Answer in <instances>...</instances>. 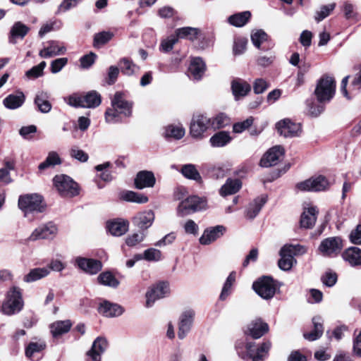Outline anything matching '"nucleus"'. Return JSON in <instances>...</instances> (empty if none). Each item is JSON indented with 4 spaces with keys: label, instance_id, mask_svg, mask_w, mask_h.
Segmentation results:
<instances>
[{
    "label": "nucleus",
    "instance_id": "nucleus-20",
    "mask_svg": "<svg viewBox=\"0 0 361 361\" xmlns=\"http://www.w3.org/2000/svg\"><path fill=\"white\" fill-rule=\"evenodd\" d=\"M226 228L224 226H216L204 230L200 238V243L202 245H209L224 235Z\"/></svg>",
    "mask_w": 361,
    "mask_h": 361
},
{
    "label": "nucleus",
    "instance_id": "nucleus-23",
    "mask_svg": "<svg viewBox=\"0 0 361 361\" xmlns=\"http://www.w3.org/2000/svg\"><path fill=\"white\" fill-rule=\"evenodd\" d=\"M154 220V214L152 210L137 213L133 219V224L142 230L149 228Z\"/></svg>",
    "mask_w": 361,
    "mask_h": 361
},
{
    "label": "nucleus",
    "instance_id": "nucleus-57",
    "mask_svg": "<svg viewBox=\"0 0 361 361\" xmlns=\"http://www.w3.org/2000/svg\"><path fill=\"white\" fill-rule=\"evenodd\" d=\"M229 123L228 117L224 114H219L211 119L212 128L219 129L225 127Z\"/></svg>",
    "mask_w": 361,
    "mask_h": 361
},
{
    "label": "nucleus",
    "instance_id": "nucleus-29",
    "mask_svg": "<svg viewBox=\"0 0 361 361\" xmlns=\"http://www.w3.org/2000/svg\"><path fill=\"white\" fill-rule=\"evenodd\" d=\"M343 257L352 267L361 265V249L357 247H350L343 253Z\"/></svg>",
    "mask_w": 361,
    "mask_h": 361
},
{
    "label": "nucleus",
    "instance_id": "nucleus-59",
    "mask_svg": "<svg viewBox=\"0 0 361 361\" xmlns=\"http://www.w3.org/2000/svg\"><path fill=\"white\" fill-rule=\"evenodd\" d=\"M84 95L82 96L78 94H73L68 97L65 98L66 102L73 107H81L84 108Z\"/></svg>",
    "mask_w": 361,
    "mask_h": 361
},
{
    "label": "nucleus",
    "instance_id": "nucleus-63",
    "mask_svg": "<svg viewBox=\"0 0 361 361\" xmlns=\"http://www.w3.org/2000/svg\"><path fill=\"white\" fill-rule=\"evenodd\" d=\"M322 281L325 286L332 287L337 281V274L331 271H328L322 276Z\"/></svg>",
    "mask_w": 361,
    "mask_h": 361
},
{
    "label": "nucleus",
    "instance_id": "nucleus-4",
    "mask_svg": "<svg viewBox=\"0 0 361 361\" xmlns=\"http://www.w3.org/2000/svg\"><path fill=\"white\" fill-rule=\"evenodd\" d=\"M336 82L332 77L324 75L317 82L314 94L320 103L329 102L334 96Z\"/></svg>",
    "mask_w": 361,
    "mask_h": 361
},
{
    "label": "nucleus",
    "instance_id": "nucleus-16",
    "mask_svg": "<svg viewBox=\"0 0 361 361\" xmlns=\"http://www.w3.org/2000/svg\"><path fill=\"white\" fill-rule=\"evenodd\" d=\"M194 317L195 312L192 310H186L180 314L178 320V336L180 339L185 338L190 331Z\"/></svg>",
    "mask_w": 361,
    "mask_h": 361
},
{
    "label": "nucleus",
    "instance_id": "nucleus-28",
    "mask_svg": "<svg viewBox=\"0 0 361 361\" xmlns=\"http://www.w3.org/2000/svg\"><path fill=\"white\" fill-rule=\"evenodd\" d=\"M267 201L266 196H260L255 199L253 202L249 204L245 210L246 217L250 219L255 218Z\"/></svg>",
    "mask_w": 361,
    "mask_h": 361
},
{
    "label": "nucleus",
    "instance_id": "nucleus-6",
    "mask_svg": "<svg viewBox=\"0 0 361 361\" xmlns=\"http://www.w3.org/2000/svg\"><path fill=\"white\" fill-rule=\"evenodd\" d=\"M212 128L211 118L203 114L193 116L190 126V134L196 140L207 136V131Z\"/></svg>",
    "mask_w": 361,
    "mask_h": 361
},
{
    "label": "nucleus",
    "instance_id": "nucleus-50",
    "mask_svg": "<svg viewBox=\"0 0 361 361\" xmlns=\"http://www.w3.org/2000/svg\"><path fill=\"white\" fill-rule=\"evenodd\" d=\"M307 247L300 244H287L283 246V252H288L294 257L295 255H302L307 252Z\"/></svg>",
    "mask_w": 361,
    "mask_h": 361
},
{
    "label": "nucleus",
    "instance_id": "nucleus-43",
    "mask_svg": "<svg viewBox=\"0 0 361 361\" xmlns=\"http://www.w3.org/2000/svg\"><path fill=\"white\" fill-rule=\"evenodd\" d=\"M251 16L250 11H243L231 16L228 18V23L235 27H242L246 24Z\"/></svg>",
    "mask_w": 361,
    "mask_h": 361
},
{
    "label": "nucleus",
    "instance_id": "nucleus-38",
    "mask_svg": "<svg viewBox=\"0 0 361 361\" xmlns=\"http://www.w3.org/2000/svg\"><path fill=\"white\" fill-rule=\"evenodd\" d=\"M107 228L111 235L121 236L128 231V223L125 221H114L109 222Z\"/></svg>",
    "mask_w": 361,
    "mask_h": 361
},
{
    "label": "nucleus",
    "instance_id": "nucleus-12",
    "mask_svg": "<svg viewBox=\"0 0 361 361\" xmlns=\"http://www.w3.org/2000/svg\"><path fill=\"white\" fill-rule=\"evenodd\" d=\"M276 126L279 134L286 137H298L302 133L300 123H294L288 118L279 121Z\"/></svg>",
    "mask_w": 361,
    "mask_h": 361
},
{
    "label": "nucleus",
    "instance_id": "nucleus-60",
    "mask_svg": "<svg viewBox=\"0 0 361 361\" xmlns=\"http://www.w3.org/2000/svg\"><path fill=\"white\" fill-rule=\"evenodd\" d=\"M335 4H331L329 5L323 6L320 8V10L317 11L315 15V20L317 22L322 21L326 18L330 13L334 9Z\"/></svg>",
    "mask_w": 361,
    "mask_h": 361
},
{
    "label": "nucleus",
    "instance_id": "nucleus-45",
    "mask_svg": "<svg viewBox=\"0 0 361 361\" xmlns=\"http://www.w3.org/2000/svg\"><path fill=\"white\" fill-rule=\"evenodd\" d=\"M84 108H95L102 102L100 94L96 91H90L84 95Z\"/></svg>",
    "mask_w": 361,
    "mask_h": 361
},
{
    "label": "nucleus",
    "instance_id": "nucleus-21",
    "mask_svg": "<svg viewBox=\"0 0 361 361\" xmlns=\"http://www.w3.org/2000/svg\"><path fill=\"white\" fill-rule=\"evenodd\" d=\"M319 211L314 206L305 207L300 217V226L304 228H312L317 221Z\"/></svg>",
    "mask_w": 361,
    "mask_h": 361
},
{
    "label": "nucleus",
    "instance_id": "nucleus-44",
    "mask_svg": "<svg viewBox=\"0 0 361 361\" xmlns=\"http://www.w3.org/2000/svg\"><path fill=\"white\" fill-rule=\"evenodd\" d=\"M279 255L281 258L278 262L279 267L283 271H289L295 261L293 257L288 252H283V247L280 250Z\"/></svg>",
    "mask_w": 361,
    "mask_h": 361
},
{
    "label": "nucleus",
    "instance_id": "nucleus-49",
    "mask_svg": "<svg viewBox=\"0 0 361 361\" xmlns=\"http://www.w3.org/2000/svg\"><path fill=\"white\" fill-rule=\"evenodd\" d=\"M197 34L198 30L190 27L178 28L176 30V35L178 39L185 38L190 40H194L196 39Z\"/></svg>",
    "mask_w": 361,
    "mask_h": 361
},
{
    "label": "nucleus",
    "instance_id": "nucleus-53",
    "mask_svg": "<svg viewBox=\"0 0 361 361\" xmlns=\"http://www.w3.org/2000/svg\"><path fill=\"white\" fill-rule=\"evenodd\" d=\"M144 259L148 262H159L162 259V253L158 249L148 248L144 251Z\"/></svg>",
    "mask_w": 361,
    "mask_h": 361
},
{
    "label": "nucleus",
    "instance_id": "nucleus-18",
    "mask_svg": "<svg viewBox=\"0 0 361 361\" xmlns=\"http://www.w3.org/2000/svg\"><path fill=\"white\" fill-rule=\"evenodd\" d=\"M108 347V342L103 337L97 338L92 343L91 349L87 351V355L90 361H101L102 355L106 351Z\"/></svg>",
    "mask_w": 361,
    "mask_h": 361
},
{
    "label": "nucleus",
    "instance_id": "nucleus-39",
    "mask_svg": "<svg viewBox=\"0 0 361 361\" xmlns=\"http://www.w3.org/2000/svg\"><path fill=\"white\" fill-rule=\"evenodd\" d=\"M314 324V329L310 332L304 334L305 339L313 341L320 338L323 333V326L322 319L319 317H314L312 319Z\"/></svg>",
    "mask_w": 361,
    "mask_h": 361
},
{
    "label": "nucleus",
    "instance_id": "nucleus-22",
    "mask_svg": "<svg viewBox=\"0 0 361 361\" xmlns=\"http://www.w3.org/2000/svg\"><path fill=\"white\" fill-rule=\"evenodd\" d=\"M268 330L269 326L267 323L263 322L260 319H256L247 325L245 334L257 339L262 337Z\"/></svg>",
    "mask_w": 361,
    "mask_h": 361
},
{
    "label": "nucleus",
    "instance_id": "nucleus-62",
    "mask_svg": "<svg viewBox=\"0 0 361 361\" xmlns=\"http://www.w3.org/2000/svg\"><path fill=\"white\" fill-rule=\"evenodd\" d=\"M145 238V234L142 232L135 233L129 235L126 239V243L128 246L133 247L142 242Z\"/></svg>",
    "mask_w": 361,
    "mask_h": 361
},
{
    "label": "nucleus",
    "instance_id": "nucleus-25",
    "mask_svg": "<svg viewBox=\"0 0 361 361\" xmlns=\"http://www.w3.org/2000/svg\"><path fill=\"white\" fill-rule=\"evenodd\" d=\"M30 28L20 21L16 22L11 27L9 36L8 42L12 44H16V39H23L25 35L28 33Z\"/></svg>",
    "mask_w": 361,
    "mask_h": 361
},
{
    "label": "nucleus",
    "instance_id": "nucleus-35",
    "mask_svg": "<svg viewBox=\"0 0 361 361\" xmlns=\"http://www.w3.org/2000/svg\"><path fill=\"white\" fill-rule=\"evenodd\" d=\"M230 133L227 131H220L211 137L209 142L214 147H222L231 141Z\"/></svg>",
    "mask_w": 361,
    "mask_h": 361
},
{
    "label": "nucleus",
    "instance_id": "nucleus-41",
    "mask_svg": "<svg viewBox=\"0 0 361 361\" xmlns=\"http://www.w3.org/2000/svg\"><path fill=\"white\" fill-rule=\"evenodd\" d=\"M118 66L122 73L128 76L133 75L137 73L140 71L138 66L126 58L121 59L118 63Z\"/></svg>",
    "mask_w": 361,
    "mask_h": 361
},
{
    "label": "nucleus",
    "instance_id": "nucleus-51",
    "mask_svg": "<svg viewBox=\"0 0 361 361\" xmlns=\"http://www.w3.org/2000/svg\"><path fill=\"white\" fill-rule=\"evenodd\" d=\"M46 62L42 61L38 65L32 67L25 72V77L27 79H36L43 75V71L46 67Z\"/></svg>",
    "mask_w": 361,
    "mask_h": 361
},
{
    "label": "nucleus",
    "instance_id": "nucleus-5",
    "mask_svg": "<svg viewBox=\"0 0 361 361\" xmlns=\"http://www.w3.org/2000/svg\"><path fill=\"white\" fill-rule=\"evenodd\" d=\"M53 181L54 187L63 197H72L79 194L78 184L66 175H56L54 178Z\"/></svg>",
    "mask_w": 361,
    "mask_h": 361
},
{
    "label": "nucleus",
    "instance_id": "nucleus-58",
    "mask_svg": "<svg viewBox=\"0 0 361 361\" xmlns=\"http://www.w3.org/2000/svg\"><path fill=\"white\" fill-rule=\"evenodd\" d=\"M267 39V33L262 30H257L251 34V40L253 44L259 48L261 44Z\"/></svg>",
    "mask_w": 361,
    "mask_h": 361
},
{
    "label": "nucleus",
    "instance_id": "nucleus-54",
    "mask_svg": "<svg viewBox=\"0 0 361 361\" xmlns=\"http://www.w3.org/2000/svg\"><path fill=\"white\" fill-rule=\"evenodd\" d=\"M44 342H31L25 350V355L27 357L32 359L35 353L41 352L45 348Z\"/></svg>",
    "mask_w": 361,
    "mask_h": 361
},
{
    "label": "nucleus",
    "instance_id": "nucleus-19",
    "mask_svg": "<svg viewBox=\"0 0 361 361\" xmlns=\"http://www.w3.org/2000/svg\"><path fill=\"white\" fill-rule=\"evenodd\" d=\"M156 178L154 173L149 171H141L135 178V187L138 190L146 188H152L155 185Z\"/></svg>",
    "mask_w": 361,
    "mask_h": 361
},
{
    "label": "nucleus",
    "instance_id": "nucleus-40",
    "mask_svg": "<svg viewBox=\"0 0 361 361\" xmlns=\"http://www.w3.org/2000/svg\"><path fill=\"white\" fill-rule=\"evenodd\" d=\"M61 164V159L60 158L59 154L55 151H51L48 153L45 160L39 164L38 169L39 171H44L48 168H52Z\"/></svg>",
    "mask_w": 361,
    "mask_h": 361
},
{
    "label": "nucleus",
    "instance_id": "nucleus-26",
    "mask_svg": "<svg viewBox=\"0 0 361 361\" xmlns=\"http://www.w3.org/2000/svg\"><path fill=\"white\" fill-rule=\"evenodd\" d=\"M98 311L100 314L106 317H118L123 314V307L117 304L104 301L99 305Z\"/></svg>",
    "mask_w": 361,
    "mask_h": 361
},
{
    "label": "nucleus",
    "instance_id": "nucleus-2",
    "mask_svg": "<svg viewBox=\"0 0 361 361\" xmlns=\"http://www.w3.org/2000/svg\"><path fill=\"white\" fill-rule=\"evenodd\" d=\"M18 207L24 213V216L30 221L33 220L35 214L43 212L45 204L41 195L37 194H27L20 196Z\"/></svg>",
    "mask_w": 361,
    "mask_h": 361
},
{
    "label": "nucleus",
    "instance_id": "nucleus-32",
    "mask_svg": "<svg viewBox=\"0 0 361 361\" xmlns=\"http://www.w3.org/2000/svg\"><path fill=\"white\" fill-rule=\"evenodd\" d=\"M49 99V94L47 92L40 91L36 94L35 104L40 112L46 114L51 111V104Z\"/></svg>",
    "mask_w": 361,
    "mask_h": 361
},
{
    "label": "nucleus",
    "instance_id": "nucleus-3",
    "mask_svg": "<svg viewBox=\"0 0 361 361\" xmlns=\"http://www.w3.org/2000/svg\"><path fill=\"white\" fill-rule=\"evenodd\" d=\"M21 290L16 286L12 287L6 294V298L1 305V311L6 315L19 312L23 307Z\"/></svg>",
    "mask_w": 361,
    "mask_h": 361
},
{
    "label": "nucleus",
    "instance_id": "nucleus-14",
    "mask_svg": "<svg viewBox=\"0 0 361 361\" xmlns=\"http://www.w3.org/2000/svg\"><path fill=\"white\" fill-rule=\"evenodd\" d=\"M169 293V288L167 283L161 282L152 287L146 293V306L152 307L157 300L164 298Z\"/></svg>",
    "mask_w": 361,
    "mask_h": 361
},
{
    "label": "nucleus",
    "instance_id": "nucleus-61",
    "mask_svg": "<svg viewBox=\"0 0 361 361\" xmlns=\"http://www.w3.org/2000/svg\"><path fill=\"white\" fill-rule=\"evenodd\" d=\"M253 121V118L250 116L243 121L234 123L233 126V131L235 133H240L243 132L252 125Z\"/></svg>",
    "mask_w": 361,
    "mask_h": 361
},
{
    "label": "nucleus",
    "instance_id": "nucleus-31",
    "mask_svg": "<svg viewBox=\"0 0 361 361\" xmlns=\"http://www.w3.org/2000/svg\"><path fill=\"white\" fill-rule=\"evenodd\" d=\"M25 95L22 92L8 95L4 100L3 104L8 109L20 108L25 102Z\"/></svg>",
    "mask_w": 361,
    "mask_h": 361
},
{
    "label": "nucleus",
    "instance_id": "nucleus-10",
    "mask_svg": "<svg viewBox=\"0 0 361 361\" xmlns=\"http://www.w3.org/2000/svg\"><path fill=\"white\" fill-rule=\"evenodd\" d=\"M343 248V241L339 237H330L323 240L318 250L323 256L337 255Z\"/></svg>",
    "mask_w": 361,
    "mask_h": 361
},
{
    "label": "nucleus",
    "instance_id": "nucleus-8",
    "mask_svg": "<svg viewBox=\"0 0 361 361\" xmlns=\"http://www.w3.org/2000/svg\"><path fill=\"white\" fill-rule=\"evenodd\" d=\"M252 288L257 295L265 300L273 298L276 293L274 281L269 276H264L254 282Z\"/></svg>",
    "mask_w": 361,
    "mask_h": 361
},
{
    "label": "nucleus",
    "instance_id": "nucleus-64",
    "mask_svg": "<svg viewBox=\"0 0 361 361\" xmlns=\"http://www.w3.org/2000/svg\"><path fill=\"white\" fill-rule=\"evenodd\" d=\"M350 241L355 245H361V224L357 225L349 235Z\"/></svg>",
    "mask_w": 361,
    "mask_h": 361
},
{
    "label": "nucleus",
    "instance_id": "nucleus-46",
    "mask_svg": "<svg viewBox=\"0 0 361 361\" xmlns=\"http://www.w3.org/2000/svg\"><path fill=\"white\" fill-rule=\"evenodd\" d=\"M185 135V129L181 126L170 125L165 128L164 136L176 140L182 138Z\"/></svg>",
    "mask_w": 361,
    "mask_h": 361
},
{
    "label": "nucleus",
    "instance_id": "nucleus-15",
    "mask_svg": "<svg viewBox=\"0 0 361 361\" xmlns=\"http://www.w3.org/2000/svg\"><path fill=\"white\" fill-rule=\"evenodd\" d=\"M284 149L281 146H275L269 149L260 160L262 167H270L276 165L283 158Z\"/></svg>",
    "mask_w": 361,
    "mask_h": 361
},
{
    "label": "nucleus",
    "instance_id": "nucleus-56",
    "mask_svg": "<svg viewBox=\"0 0 361 361\" xmlns=\"http://www.w3.org/2000/svg\"><path fill=\"white\" fill-rule=\"evenodd\" d=\"M114 36V33L110 31H104L99 32L94 35V43L95 46L104 45L110 41Z\"/></svg>",
    "mask_w": 361,
    "mask_h": 361
},
{
    "label": "nucleus",
    "instance_id": "nucleus-24",
    "mask_svg": "<svg viewBox=\"0 0 361 361\" xmlns=\"http://www.w3.org/2000/svg\"><path fill=\"white\" fill-rule=\"evenodd\" d=\"M66 51L64 46L59 45L56 41H50L48 42V46L41 49L39 55L41 58L48 59L60 54H63Z\"/></svg>",
    "mask_w": 361,
    "mask_h": 361
},
{
    "label": "nucleus",
    "instance_id": "nucleus-47",
    "mask_svg": "<svg viewBox=\"0 0 361 361\" xmlns=\"http://www.w3.org/2000/svg\"><path fill=\"white\" fill-rule=\"evenodd\" d=\"M182 174L188 179H192L194 180H200L201 176L196 167L193 164H185L183 165L181 168Z\"/></svg>",
    "mask_w": 361,
    "mask_h": 361
},
{
    "label": "nucleus",
    "instance_id": "nucleus-13",
    "mask_svg": "<svg viewBox=\"0 0 361 361\" xmlns=\"http://www.w3.org/2000/svg\"><path fill=\"white\" fill-rule=\"evenodd\" d=\"M271 345L269 341H266L260 345H257L255 343H247V355L253 361L262 360L267 356Z\"/></svg>",
    "mask_w": 361,
    "mask_h": 361
},
{
    "label": "nucleus",
    "instance_id": "nucleus-1",
    "mask_svg": "<svg viewBox=\"0 0 361 361\" xmlns=\"http://www.w3.org/2000/svg\"><path fill=\"white\" fill-rule=\"evenodd\" d=\"M133 102L125 99L124 93L116 92L111 99V108L106 109L105 120L106 123L120 121V115L130 117L132 115Z\"/></svg>",
    "mask_w": 361,
    "mask_h": 361
},
{
    "label": "nucleus",
    "instance_id": "nucleus-42",
    "mask_svg": "<svg viewBox=\"0 0 361 361\" xmlns=\"http://www.w3.org/2000/svg\"><path fill=\"white\" fill-rule=\"evenodd\" d=\"M98 282L105 286L116 288L119 285V281L110 271H104L97 277Z\"/></svg>",
    "mask_w": 361,
    "mask_h": 361
},
{
    "label": "nucleus",
    "instance_id": "nucleus-36",
    "mask_svg": "<svg viewBox=\"0 0 361 361\" xmlns=\"http://www.w3.org/2000/svg\"><path fill=\"white\" fill-rule=\"evenodd\" d=\"M72 323L70 320L57 321L50 325L51 334L54 337H58L69 331Z\"/></svg>",
    "mask_w": 361,
    "mask_h": 361
},
{
    "label": "nucleus",
    "instance_id": "nucleus-48",
    "mask_svg": "<svg viewBox=\"0 0 361 361\" xmlns=\"http://www.w3.org/2000/svg\"><path fill=\"white\" fill-rule=\"evenodd\" d=\"M178 41V38L176 34L170 35L161 41L159 49L162 53H168L173 49Z\"/></svg>",
    "mask_w": 361,
    "mask_h": 361
},
{
    "label": "nucleus",
    "instance_id": "nucleus-7",
    "mask_svg": "<svg viewBox=\"0 0 361 361\" xmlns=\"http://www.w3.org/2000/svg\"><path fill=\"white\" fill-rule=\"evenodd\" d=\"M205 200L197 196H190L183 200L178 205L177 213L179 216H185L191 213L206 209Z\"/></svg>",
    "mask_w": 361,
    "mask_h": 361
},
{
    "label": "nucleus",
    "instance_id": "nucleus-52",
    "mask_svg": "<svg viewBox=\"0 0 361 361\" xmlns=\"http://www.w3.org/2000/svg\"><path fill=\"white\" fill-rule=\"evenodd\" d=\"M235 274H236L235 271H232L227 277L220 295L221 300H225L226 297L230 294L231 286L235 280Z\"/></svg>",
    "mask_w": 361,
    "mask_h": 361
},
{
    "label": "nucleus",
    "instance_id": "nucleus-17",
    "mask_svg": "<svg viewBox=\"0 0 361 361\" xmlns=\"http://www.w3.org/2000/svg\"><path fill=\"white\" fill-rule=\"evenodd\" d=\"M75 263L80 269L85 273L94 275L102 269V264L99 260L85 257H77Z\"/></svg>",
    "mask_w": 361,
    "mask_h": 361
},
{
    "label": "nucleus",
    "instance_id": "nucleus-9",
    "mask_svg": "<svg viewBox=\"0 0 361 361\" xmlns=\"http://www.w3.org/2000/svg\"><path fill=\"white\" fill-rule=\"evenodd\" d=\"M329 185V182L324 176H318L298 183L296 188L300 191L319 192L328 188Z\"/></svg>",
    "mask_w": 361,
    "mask_h": 361
},
{
    "label": "nucleus",
    "instance_id": "nucleus-34",
    "mask_svg": "<svg viewBox=\"0 0 361 361\" xmlns=\"http://www.w3.org/2000/svg\"><path fill=\"white\" fill-rule=\"evenodd\" d=\"M49 273L50 271L47 267L35 268L31 269L29 273L24 276L23 281L26 283H32L47 276Z\"/></svg>",
    "mask_w": 361,
    "mask_h": 361
},
{
    "label": "nucleus",
    "instance_id": "nucleus-55",
    "mask_svg": "<svg viewBox=\"0 0 361 361\" xmlns=\"http://www.w3.org/2000/svg\"><path fill=\"white\" fill-rule=\"evenodd\" d=\"M247 39L243 37H238L235 38L233 51L234 55H240L244 53L246 49Z\"/></svg>",
    "mask_w": 361,
    "mask_h": 361
},
{
    "label": "nucleus",
    "instance_id": "nucleus-37",
    "mask_svg": "<svg viewBox=\"0 0 361 361\" xmlns=\"http://www.w3.org/2000/svg\"><path fill=\"white\" fill-rule=\"evenodd\" d=\"M121 199L126 202H134L137 204H145L147 203L149 200L146 195L131 190L123 192L121 194Z\"/></svg>",
    "mask_w": 361,
    "mask_h": 361
},
{
    "label": "nucleus",
    "instance_id": "nucleus-30",
    "mask_svg": "<svg viewBox=\"0 0 361 361\" xmlns=\"http://www.w3.org/2000/svg\"><path fill=\"white\" fill-rule=\"evenodd\" d=\"M233 94L236 99L246 96L251 90V87L248 82L241 79H235L231 84Z\"/></svg>",
    "mask_w": 361,
    "mask_h": 361
},
{
    "label": "nucleus",
    "instance_id": "nucleus-11",
    "mask_svg": "<svg viewBox=\"0 0 361 361\" xmlns=\"http://www.w3.org/2000/svg\"><path fill=\"white\" fill-rule=\"evenodd\" d=\"M58 233L57 226L52 222H49L36 228L28 238L30 241L41 239H53Z\"/></svg>",
    "mask_w": 361,
    "mask_h": 361
},
{
    "label": "nucleus",
    "instance_id": "nucleus-33",
    "mask_svg": "<svg viewBox=\"0 0 361 361\" xmlns=\"http://www.w3.org/2000/svg\"><path fill=\"white\" fill-rule=\"evenodd\" d=\"M242 183L239 179H228L220 189L221 196H227L236 193L241 188Z\"/></svg>",
    "mask_w": 361,
    "mask_h": 361
},
{
    "label": "nucleus",
    "instance_id": "nucleus-27",
    "mask_svg": "<svg viewBox=\"0 0 361 361\" xmlns=\"http://www.w3.org/2000/svg\"><path fill=\"white\" fill-rule=\"evenodd\" d=\"M205 71V63L200 58L191 60L188 69L189 76L194 80H200Z\"/></svg>",
    "mask_w": 361,
    "mask_h": 361
}]
</instances>
